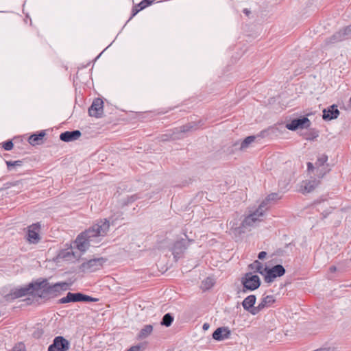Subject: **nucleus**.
Returning <instances> with one entry per match:
<instances>
[{
  "mask_svg": "<svg viewBox=\"0 0 351 351\" xmlns=\"http://www.w3.org/2000/svg\"><path fill=\"white\" fill-rule=\"evenodd\" d=\"M109 222L110 221H99L92 228L80 234L73 242V245H71L70 249L62 252V256L70 261L78 259L96 238L106 234L110 228Z\"/></svg>",
  "mask_w": 351,
  "mask_h": 351,
  "instance_id": "nucleus-1",
  "label": "nucleus"
},
{
  "mask_svg": "<svg viewBox=\"0 0 351 351\" xmlns=\"http://www.w3.org/2000/svg\"><path fill=\"white\" fill-rule=\"evenodd\" d=\"M280 198V195L276 193L268 195L257 208H249L244 219H258V217H263L269 208Z\"/></svg>",
  "mask_w": 351,
  "mask_h": 351,
  "instance_id": "nucleus-2",
  "label": "nucleus"
},
{
  "mask_svg": "<svg viewBox=\"0 0 351 351\" xmlns=\"http://www.w3.org/2000/svg\"><path fill=\"white\" fill-rule=\"evenodd\" d=\"M36 291H38L37 280L29 283L24 287H18L11 289L10 293L5 296L6 300H13L27 295L33 294Z\"/></svg>",
  "mask_w": 351,
  "mask_h": 351,
  "instance_id": "nucleus-3",
  "label": "nucleus"
},
{
  "mask_svg": "<svg viewBox=\"0 0 351 351\" xmlns=\"http://www.w3.org/2000/svg\"><path fill=\"white\" fill-rule=\"evenodd\" d=\"M256 221H230L228 225L229 233L235 238L245 233Z\"/></svg>",
  "mask_w": 351,
  "mask_h": 351,
  "instance_id": "nucleus-4",
  "label": "nucleus"
},
{
  "mask_svg": "<svg viewBox=\"0 0 351 351\" xmlns=\"http://www.w3.org/2000/svg\"><path fill=\"white\" fill-rule=\"evenodd\" d=\"M37 285L38 290L43 289L45 293L49 294L66 291L69 288V285L66 282H61L51 285L48 282L47 279H38Z\"/></svg>",
  "mask_w": 351,
  "mask_h": 351,
  "instance_id": "nucleus-5",
  "label": "nucleus"
},
{
  "mask_svg": "<svg viewBox=\"0 0 351 351\" xmlns=\"http://www.w3.org/2000/svg\"><path fill=\"white\" fill-rule=\"evenodd\" d=\"M97 300L98 299L97 298L84 295L82 293L69 292L65 297H63L60 300V303L65 304L76 302H97Z\"/></svg>",
  "mask_w": 351,
  "mask_h": 351,
  "instance_id": "nucleus-6",
  "label": "nucleus"
},
{
  "mask_svg": "<svg viewBox=\"0 0 351 351\" xmlns=\"http://www.w3.org/2000/svg\"><path fill=\"white\" fill-rule=\"evenodd\" d=\"M106 261V259L102 257L90 259L83 263L80 265V269L83 272H94L100 269Z\"/></svg>",
  "mask_w": 351,
  "mask_h": 351,
  "instance_id": "nucleus-7",
  "label": "nucleus"
},
{
  "mask_svg": "<svg viewBox=\"0 0 351 351\" xmlns=\"http://www.w3.org/2000/svg\"><path fill=\"white\" fill-rule=\"evenodd\" d=\"M351 38V25L337 32L332 36L326 40V45L335 44Z\"/></svg>",
  "mask_w": 351,
  "mask_h": 351,
  "instance_id": "nucleus-8",
  "label": "nucleus"
},
{
  "mask_svg": "<svg viewBox=\"0 0 351 351\" xmlns=\"http://www.w3.org/2000/svg\"><path fill=\"white\" fill-rule=\"evenodd\" d=\"M41 227L40 223L37 222L29 226L27 228L26 239L28 243L37 244L41 239Z\"/></svg>",
  "mask_w": 351,
  "mask_h": 351,
  "instance_id": "nucleus-9",
  "label": "nucleus"
},
{
  "mask_svg": "<svg viewBox=\"0 0 351 351\" xmlns=\"http://www.w3.org/2000/svg\"><path fill=\"white\" fill-rule=\"evenodd\" d=\"M265 280L270 283L277 277H281L285 274V269L281 265H276L271 268L265 267Z\"/></svg>",
  "mask_w": 351,
  "mask_h": 351,
  "instance_id": "nucleus-10",
  "label": "nucleus"
},
{
  "mask_svg": "<svg viewBox=\"0 0 351 351\" xmlns=\"http://www.w3.org/2000/svg\"><path fill=\"white\" fill-rule=\"evenodd\" d=\"M242 284L245 289L254 291L260 287V278L251 272L247 273L242 278Z\"/></svg>",
  "mask_w": 351,
  "mask_h": 351,
  "instance_id": "nucleus-11",
  "label": "nucleus"
},
{
  "mask_svg": "<svg viewBox=\"0 0 351 351\" xmlns=\"http://www.w3.org/2000/svg\"><path fill=\"white\" fill-rule=\"evenodd\" d=\"M69 347V341L62 336H58L54 338L53 343L48 348V351H67Z\"/></svg>",
  "mask_w": 351,
  "mask_h": 351,
  "instance_id": "nucleus-12",
  "label": "nucleus"
},
{
  "mask_svg": "<svg viewBox=\"0 0 351 351\" xmlns=\"http://www.w3.org/2000/svg\"><path fill=\"white\" fill-rule=\"evenodd\" d=\"M276 302L275 296L273 295H263L258 304L252 309V314L255 315L265 308H269Z\"/></svg>",
  "mask_w": 351,
  "mask_h": 351,
  "instance_id": "nucleus-13",
  "label": "nucleus"
},
{
  "mask_svg": "<svg viewBox=\"0 0 351 351\" xmlns=\"http://www.w3.org/2000/svg\"><path fill=\"white\" fill-rule=\"evenodd\" d=\"M311 121L310 120L305 117L293 119L290 123L286 125V128L291 131H295L297 129L301 128H307L310 127Z\"/></svg>",
  "mask_w": 351,
  "mask_h": 351,
  "instance_id": "nucleus-14",
  "label": "nucleus"
},
{
  "mask_svg": "<svg viewBox=\"0 0 351 351\" xmlns=\"http://www.w3.org/2000/svg\"><path fill=\"white\" fill-rule=\"evenodd\" d=\"M103 107V100L100 98L95 99L88 108L89 115L97 118L101 117L104 111Z\"/></svg>",
  "mask_w": 351,
  "mask_h": 351,
  "instance_id": "nucleus-15",
  "label": "nucleus"
},
{
  "mask_svg": "<svg viewBox=\"0 0 351 351\" xmlns=\"http://www.w3.org/2000/svg\"><path fill=\"white\" fill-rule=\"evenodd\" d=\"M193 241L192 240H189L186 241L185 239H182L176 241L173 247H171V250L172 251L173 254L175 258H177L179 255L182 254L184 250L187 248L189 243Z\"/></svg>",
  "mask_w": 351,
  "mask_h": 351,
  "instance_id": "nucleus-16",
  "label": "nucleus"
},
{
  "mask_svg": "<svg viewBox=\"0 0 351 351\" xmlns=\"http://www.w3.org/2000/svg\"><path fill=\"white\" fill-rule=\"evenodd\" d=\"M231 331L228 327L217 328L213 333V338L218 341H223L230 337Z\"/></svg>",
  "mask_w": 351,
  "mask_h": 351,
  "instance_id": "nucleus-17",
  "label": "nucleus"
},
{
  "mask_svg": "<svg viewBox=\"0 0 351 351\" xmlns=\"http://www.w3.org/2000/svg\"><path fill=\"white\" fill-rule=\"evenodd\" d=\"M339 115V110L337 106L332 105L323 110V119L326 121H330L337 119Z\"/></svg>",
  "mask_w": 351,
  "mask_h": 351,
  "instance_id": "nucleus-18",
  "label": "nucleus"
},
{
  "mask_svg": "<svg viewBox=\"0 0 351 351\" xmlns=\"http://www.w3.org/2000/svg\"><path fill=\"white\" fill-rule=\"evenodd\" d=\"M319 181L316 179L303 181L300 185V191L303 194L311 193L319 185Z\"/></svg>",
  "mask_w": 351,
  "mask_h": 351,
  "instance_id": "nucleus-19",
  "label": "nucleus"
},
{
  "mask_svg": "<svg viewBox=\"0 0 351 351\" xmlns=\"http://www.w3.org/2000/svg\"><path fill=\"white\" fill-rule=\"evenodd\" d=\"M81 134L80 130L66 131L61 133L60 138L64 142H71L78 139Z\"/></svg>",
  "mask_w": 351,
  "mask_h": 351,
  "instance_id": "nucleus-20",
  "label": "nucleus"
},
{
  "mask_svg": "<svg viewBox=\"0 0 351 351\" xmlns=\"http://www.w3.org/2000/svg\"><path fill=\"white\" fill-rule=\"evenodd\" d=\"M256 298L254 295H250L245 298L242 302L243 308L252 314V309L256 307L254 306L256 303Z\"/></svg>",
  "mask_w": 351,
  "mask_h": 351,
  "instance_id": "nucleus-21",
  "label": "nucleus"
},
{
  "mask_svg": "<svg viewBox=\"0 0 351 351\" xmlns=\"http://www.w3.org/2000/svg\"><path fill=\"white\" fill-rule=\"evenodd\" d=\"M45 134L44 130L40 131L38 134H32L28 138V142L32 145H40Z\"/></svg>",
  "mask_w": 351,
  "mask_h": 351,
  "instance_id": "nucleus-22",
  "label": "nucleus"
},
{
  "mask_svg": "<svg viewBox=\"0 0 351 351\" xmlns=\"http://www.w3.org/2000/svg\"><path fill=\"white\" fill-rule=\"evenodd\" d=\"M153 327L152 325H145L140 331L138 335L139 339H145L152 332Z\"/></svg>",
  "mask_w": 351,
  "mask_h": 351,
  "instance_id": "nucleus-23",
  "label": "nucleus"
},
{
  "mask_svg": "<svg viewBox=\"0 0 351 351\" xmlns=\"http://www.w3.org/2000/svg\"><path fill=\"white\" fill-rule=\"evenodd\" d=\"M250 267L252 270L265 276L264 267L263 264L258 261H255L253 263L250 265Z\"/></svg>",
  "mask_w": 351,
  "mask_h": 351,
  "instance_id": "nucleus-24",
  "label": "nucleus"
},
{
  "mask_svg": "<svg viewBox=\"0 0 351 351\" xmlns=\"http://www.w3.org/2000/svg\"><path fill=\"white\" fill-rule=\"evenodd\" d=\"M173 321V317L170 313H166L162 319L161 324L167 327L170 326Z\"/></svg>",
  "mask_w": 351,
  "mask_h": 351,
  "instance_id": "nucleus-25",
  "label": "nucleus"
},
{
  "mask_svg": "<svg viewBox=\"0 0 351 351\" xmlns=\"http://www.w3.org/2000/svg\"><path fill=\"white\" fill-rule=\"evenodd\" d=\"M255 140L254 136H249L246 137L241 143L240 149H243L247 148L250 144L254 142Z\"/></svg>",
  "mask_w": 351,
  "mask_h": 351,
  "instance_id": "nucleus-26",
  "label": "nucleus"
},
{
  "mask_svg": "<svg viewBox=\"0 0 351 351\" xmlns=\"http://www.w3.org/2000/svg\"><path fill=\"white\" fill-rule=\"evenodd\" d=\"M5 163H6L8 169L9 171H12L14 169V167L21 166L23 164V161H21V160H15V161L8 160V161H5Z\"/></svg>",
  "mask_w": 351,
  "mask_h": 351,
  "instance_id": "nucleus-27",
  "label": "nucleus"
},
{
  "mask_svg": "<svg viewBox=\"0 0 351 351\" xmlns=\"http://www.w3.org/2000/svg\"><path fill=\"white\" fill-rule=\"evenodd\" d=\"M214 285V280L211 278H206L203 282H202V289H209L211 288Z\"/></svg>",
  "mask_w": 351,
  "mask_h": 351,
  "instance_id": "nucleus-28",
  "label": "nucleus"
},
{
  "mask_svg": "<svg viewBox=\"0 0 351 351\" xmlns=\"http://www.w3.org/2000/svg\"><path fill=\"white\" fill-rule=\"evenodd\" d=\"M136 198H137V197L134 195H132L130 197L128 196L127 197H123V199L121 200L122 204L123 205H128L130 203H132Z\"/></svg>",
  "mask_w": 351,
  "mask_h": 351,
  "instance_id": "nucleus-29",
  "label": "nucleus"
},
{
  "mask_svg": "<svg viewBox=\"0 0 351 351\" xmlns=\"http://www.w3.org/2000/svg\"><path fill=\"white\" fill-rule=\"evenodd\" d=\"M327 160L328 156L326 155H322L317 158L315 165L317 166H322L327 162Z\"/></svg>",
  "mask_w": 351,
  "mask_h": 351,
  "instance_id": "nucleus-30",
  "label": "nucleus"
},
{
  "mask_svg": "<svg viewBox=\"0 0 351 351\" xmlns=\"http://www.w3.org/2000/svg\"><path fill=\"white\" fill-rule=\"evenodd\" d=\"M14 144L12 141H7L2 143L3 148L6 151H10L13 148Z\"/></svg>",
  "mask_w": 351,
  "mask_h": 351,
  "instance_id": "nucleus-31",
  "label": "nucleus"
},
{
  "mask_svg": "<svg viewBox=\"0 0 351 351\" xmlns=\"http://www.w3.org/2000/svg\"><path fill=\"white\" fill-rule=\"evenodd\" d=\"M149 5V3L148 2V0H143L137 5V7L139 8V10H142Z\"/></svg>",
  "mask_w": 351,
  "mask_h": 351,
  "instance_id": "nucleus-32",
  "label": "nucleus"
},
{
  "mask_svg": "<svg viewBox=\"0 0 351 351\" xmlns=\"http://www.w3.org/2000/svg\"><path fill=\"white\" fill-rule=\"evenodd\" d=\"M19 185H22V182L21 181H17L15 182H9V183H6L5 184V189H8L10 186H19Z\"/></svg>",
  "mask_w": 351,
  "mask_h": 351,
  "instance_id": "nucleus-33",
  "label": "nucleus"
},
{
  "mask_svg": "<svg viewBox=\"0 0 351 351\" xmlns=\"http://www.w3.org/2000/svg\"><path fill=\"white\" fill-rule=\"evenodd\" d=\"M43 335V331L42 330H40V329H37L34 332H33V337L34 338H40Z\"/></svg>",
  "mask_w": 351,
  "mask_h": 351,
  "instance_id": "nucleus-34",
  "label": "nucleus"
},
{
  "mask_svg": "<svg viewBox=\"0 0 351 351\" xmlns=\"http://www.w3.org/2000/svg\"><path fill=\"white\" fill-rule=\"evenodd\" d=\"M127 351H142V349L141 346L136 345L132 346Z\"/></svg>",
  "mask_w": 351,
  "mask_h": 351,
  "instance_id": "nucleus-35",
  "label": "nucleus"
},
{
  "mask_svg": "<svg viewBox=\"0 0 351 351\" xmlns=\"http://www.w3.org/2000/svg\"><path fill=\"white\" fill-rule=\"evenodd\" d=\"M321 203H319L317 204H315L314 206H312L311 208H310V210L312 213H315V211H319V207L321 206Z\"/></svg>",
  "mask_w": 351,
  "mask_h": 351,
  "instance_id": "nucleus-36",
  "label": "nucleus"
},
{
  "mask_svg": "<svg viewBox=\"0 0 351 351\" xmlns=\"http://www.w3.org/2000/svg\"><path fill=\"white\" fill-rule=\"evenodd\" d=\"M141 10H139V8L137 7V5H136L135 7L133 8L132 9V16L130 18V19L128 21H130L133 16H134L138 12H140Z\"/></svg>",
  "mask_w": 351,
  "mask_h": 351,
  "instance_id": "nucleus-37",
  "label": "nucleus"
},
{
  "mask_svg": "<svg viewBox=\"0 0 351 351\" xmlns=\"http://www.w3.org/2000/svg\"><path fill=\"white\" fill-rule=\"evenodd\" d=\"M192 128H193V126H192V125H191V124H190V125H184V126L182 127V132H187V131H189L190 129H191Z\"/></svg>",
  "mask_w": 351,
  "mask_h": 351,
  "instance_id": "nucleus-38",
  "label": "nucleus"
},
{
  "mask_svg": "<svg viewBox=\"0 0 351 351\" xmlns=\"http://www.w3.org/2000/svg\"><path fill=\"white\" fill-rule=\"evenodd\" d=\"M267 255V253L264 251H262L258 253V258L259 259H263Z\"/></svg>",
  "mask_w": 351,
  "mask_h": 351,
  "instance_id": "nucleus-39",
  "label": "nucleus"
},
{
  "mask_svg": "<svg viewBox=\"0 0 351 351\" xmlns=\"http://www.w3.org/2000/svg\"><path fill=\"white\" fill-rule=\"evenodd\" d=\"M307 168H308V170L309 171H312L314 169L313 165L311 162H308L307 163Z\"/></svg>",
  "mask_w": 351,
  "mask_h": 351,
  "instance_id": "nucleus-40",
  "label": "nucleus"
},
{
  "mask_svg": "<svg viewBox=\"0 0 351 351\" xmlns=\"http://www.w3.org/2000/svg\"><path fill=\"white\" fill-rule=\"evenodd\" d=\"M210 327V325L208 323H204L202 326V328L204 330H207Z\"/></svg>",
  "mask_w": 351,
  "mask_h": 351,
  "instance_id": "nucleus-41",
  "label": "nucleus"
},
{
  "mask_svg": "<svg viewBox=\"0 0 351 351\" xmlns=\"http://www.w3.org/2000/svg\"><path fill=\"white\" fill-rule=\"evenodd\" d=\"M330 272H335L337 271V267L335 266H331L330 267Z\"/></svg>",
  "mask_w": 351,
  "mask_h": 351,
  "instance_id": "nucleus-42",
  "label": "nucleus"
},
{
  "mask_svg": "<svg viewBox=\"0 0 351 351\" xmlns=\"http://www.w3.org/2000/svg\"><path fill=\"white\" fill-rule=\"evenodd\" d=\"M14 351H25L23 348L19 347H15Z\"/></svg>",
  "mask_w": 351,
  "mask_h": 351,
  "instance_id": "nucleus-43",
  "label": "nucleus"
},
{
  "mask_svg": "<svg viewBox=\"0 0 351 351\" xmlns=\"http://www.w3.org/2000/svg\"><path fill=\"white\" fill-rule=\"evenodd\" d=\"M243 12H244L247 16H248V15H249V14L250 13V11L249 10H247V9H246V8H245V9H244V10H243Z\"/></svg>",
  "mask_w": 351,
  "mask_h": 351,
  "instance_id": "nucleus-44",
  "label": "nucleus"
},
{
  "mask_svg": "<svg viewBox=\"0 0 351 351\" xmlns=\"http://www.w3.org/2000/svg\"><path fill=\"white\" fill-rule=\"evenodd\" d=\"M276 128H271L268 130V131H271V132H275V130H276Z\"/></svg>",
  "mask_w": 351,
  "mask_h": 351,
  "instance_id": "nucleus-45",
  "label": "nucleus"
},
{
  "mask_svg": "<svg viewBox=\"0 0 351 351\" xmlns=\"http://www.w3.org/2000/svg\"><path fill=\"white\" fill-rule=\"evenodd\" d=\"M155 0H148V2L149 3V5L154 1Z\"/></svg>",
  "mask_w": 351,
  "mask_h": 351,
  "instance_id": "nucleus-46",
  "label": "nucleus"
},
{
  "mask_svg": "<svg viewBox=\"0 0 351 351\" xmlns=\"http://www.w3.org/2000/svg\"><path fill=\"white\" fill-rule=\"evenodd\" d=\"M1 201V199L0 198V202Z\"/></svg>",
  "mask_w": 351,
  "mask_h": 351,
  "instance_id": "nucleus-47",
  "label": "nucleus"
}]
</instances>
